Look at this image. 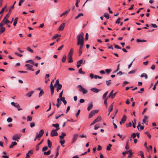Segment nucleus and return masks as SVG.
<instances>
[{
	"label": "nucleus",
	"mask_w": 158,
	"mask_h": 158,
	"mask_svg": "<svg viewBox=\"0 0 158 158\" xmlns=\"http://www.w3.org/2000/svg\"><path fill=\"white\" fill-rule=\"evenodd\" d=\"M84 34L83 32H81L77 36V43H84L83 40Z\"/></svg>",
	"instance_id": "nucleus-1"
},
{
	"label": "nucleus",
	"mask_w": 158,
	"mask_h": 158,
	"mask_svg": "<svg viewBox=\"0 0 158 158\" xmlns=\"http://www.w3.org/2000/svg\"><path fill=\"white\" fill-rule=\"evenodd\" d=\"M84 44V43H77V45H80V47H79V56H80L82 53V48L83 47V45Z\"/></svg>",
	"instance_id": "nucleus-2"
},
{
	"label": "nucleus",
	"mask_w": 158,
	"mask_h": 158,
	"mask_svg": "<svg viewBox=\"0 0 158 158\" xmlns=\"http://www.w3.org/2000/svg\"><path fill=\"white\" fill-rule=\"evenodd\" d=\"M98 110H92L89 113V118H91L96 114L98 113Z\"/></svg>",
	"instance_id": "nucleus-3"
},
{
	"label": "nucleus",
	"mask_w": 158,
	"mask_h": 158,
	"mask_svg": "<svg viewBox=\"0 0 158 158\" xmlns=\"http://www.w3.org/2000/svg\"><path fill=\"white\" fill-rule=\"evenodd\" d=\"M58 135V134L57 131H56L54 130H52L51 133V136L52 137H53L55 136H57Z\"/></svg>",
	"instance_id": "nucleus-4"
},
{
	"label": "nucleus",
	"mask_w": 158,
	"mask_h": 158,
	"mask_svg": "<svg viewBox=\"0 0 158 158\" xmlns=\"http://www.w3.org/2000/svg\"><path fill=\"white\" fill-rule=\"evenodd\" d=\"M148 117L146 115L144 116V118L143 120V122L145 124L147 125L148 124Z\"/></svg>",
	"instance_id": "nucleus-5"
},
{
	"label": "nucleus",
	"mask_w": 158,
	"mask_h": 158,
	"mask_svg": "<svg viewBox=\"0 0 158 158\" xmlns=\"http://www.w3.org/2000/svg\"><path fill=\"white\" fill-rule=\"evenodd\" d=\"M65 25V23H63L59 26V27L58 28V30H59L60 31L63 30L64 27Z\"/></svg>",
	"instance_id": "nucleus-6"
},
{
	"label": "nucleus",
	"mask_w": 158,
	"mask_h": 158,
	"mask_svg": "<svg viewBox=\"0 0 158 158\" xmlns=\"http://www.w3.org/2000/svg\"><path fill=\"white\" fill-rule=\"evenodd\" d=\"M20 139V137L18 135L16 134L13 136L12 137V139L14 140L17 141V142L19 141L18 139Z\"/></svg>",
	"instance_id": "nucleus-7"
},
{
	"label": "nucleus",
	"mask_w": 158,
	"mask_h": 158,
	"mask_svg": "<svg viewBox=\"0 0 158 158\" xmlns=\"http://www.w3.org/2000/svg\"><path fill=\"white\" fill-rule=\"evenodd\" d=\"M25 66L28 68V69L30 70H31L32 71H34V70L33 69H32V68L33 67L32 65L29 64H27L25 65Z\"/></svg>",
	"instance_id": "nucleus-8"
},
{
	"label": "nucleus",
	"mask_w": 158,
	"mask_h": 158,
	"mask_svg": "<svg viewBox=\"0 0 158 158\" xmlns=\"http://www.w3.org/2000/svg\"><path fill=\"white\" fill-rule=\"evenodd\" d=\"M78 137V135L75 134H74L73 135V139L72 141V143H74L76 140L77 139V138Z\"/></svg>",
	"instance_id": "nucleus-9"
},
{
	"label": "nucleus",
	"mask_w": 158,
	"mask_h": 158,
	"mask_svg": "<svg viewBox=\"0 0 158 158\" xmlns=\"http://www.w3.org/2000/svg\"><path fill=\"white\" fill-rule=\"evenodd\" d=\"M34 92L33 91H31L30 92L27 94L26 95V96L30 98L31 96V95L34 93Z\"/></svg>",
	"instance_id": "nucleus-10"
},
{
	"label": "nucleus",
	"mask_w": 158,
	"mask_h": 158,
	"mask_svg": "<svg viewBox=\"0 0 158 158\" xmlns=\"http://www.w3.org/2000/svg\"><path fill=\"white\" fill-rule=\"evenodd\" d=\"M57 103L56 104V106L57 107V108H58L59 107V106H60L61 104V101H60V99L59 98L57 99Z\"/></svg>",
	"instance_id": "nucleus-11"
},
{
	"label": "nucleus",
	"mask_w": 158,
	"mask_h": 158,
	"mask_svg": "<svg viewBox=\"0 0 158 158\" xmlns=\"http://www.w3.org/2000/svg\"><path fill=\"white\" fill-rule=\"evenodd\" d=\"M70 10V9H69V10H67L65 11L63 13H62L60 15V16L62 17L63 15H67L68 14V13L69 12Z\"/></svg>",
	"instance_id": "nucleus-12"
},
{
	"label": "nucleus",
	"mask_w": 158,
	"mask_h": 158,
	"mask_svg": "<svg viewBox=\"0 0 158 158\" xmlns=\"http://www.w3.org/2000/svg\"><path fill=\"white\" fill-rule=\"evenodd\" d=\"M114 103V102L112 103L110 106L109 109L108 110V112L109 113L113 110Z\"/></svg>",
	"instance_id": "nucleus-13"
},
{
	"label": "nucleus",
	"mask_w": 158,
	"mask_h": 158,
	"mask_svg": "<svg viewBox=\"0 0 158 158\" xmlns=\"http://www.w3.org/2000/svg\"><path fill=\"white\" fill-rule=\"evenodd\" d=\"M33 153V151L31 150L29 151L26 154V156L25 158H29L30 155L29 154H32Z\"/></svg>",
	"instance_id": "nucleus-14"
},
{
	"label": "nucleus",
	"mask_w": 158,
	"mask_h": 158,
	"mask_svg": "<svg viewBox=\"0 0 158 158\" xmlns=\"http://www.w3.org/2000/svg\"><path fill=\"white\" fill-rule=\"evenodd\" d=\"M8 18H6V17H4L2 21L6 24H7V23H9L10 22V21L8 20Z\"/></svg>",
	"instance_id": "nucleus-15"
},
{
	"label": "nucleus",
	"mask_w": 158,
	"mask_h": 158,
	"mask_svg": "<svg viewBox=\"0 0 158 158\" xmlns=\"http://www.w3.org/2000/svg\"><path fill=\"white\" fill-rule=\"evenodd\" d=\"M17 144V143L16 142H15V141L11 143V145H10L9 148H13L15 145H16Z\"/></svg>",
	"instance_id": "nucleus-16"
},
{
	"label": "nucleus",
	"mask_w": 158,
	"mask_h": 158,
	"mask_svg": "<svg viewBox=\"0 0 158 158\" xmlns=\"http://www.w3.org/2000/svg\"><path fill=\"white\" fill-rule=\"evenodd\" d=\"M5 31V28L4 27H0V34H1Z\"/></svg>",
	"instance_id": "nucleus-17"
},
{
	"label": "nucleus",
	"mask_w": 158,
	"mask_h": 158,
	"mask_svg": "<svg viewBox=\"0 0 158 158\" xmlns=\"http://www.w3.org/2000/svg\"><path fill=\"white\" fill-rule=\"evenodd\" d=\"M55 87L56 88V90L57 92H58L59 90L62 87L61 85H59L55 86Z\"/></svg>",
	"instance_id": "nucleus-18"
},
{
	"label": "nucleus",
	"mask_w": 158,
	"mask_h": 158,
	"mask_svg": "<svg viewBox=\"0 0 158 158\" xmlns=\"http://www.w3.org/2000/svg\"><path fill=\"white\" fill-rule=\"evenodd\" d=\"M80 91H82L83 94H87L88 92L87 90L85 89L84 88H82V89H79Z\"/></svg>",
	"instance_id": "nucleus-19"
},
{
	"label": "nucleus",
	"mask_w": 158,
	"mask_h": 158,
	"mask_svg": "<svg viewBox=\"0 0 158 158\" xmlns=\"http://www.w3.org/2000/svg\"><path fill=\"white\" fill-rule=\"evenodd\" d=\"M91 90L94 92L97 93L100 90L97 89V88H93L91 89Z\"/></svg>",
	"instance_id": "nucleus-20"
},
{
	"label": "nucleus",
	"mask_w": 158,
	"mask_h": 158,
	"mask_svg": "<svg viewBox=\"0 0 158 158\" xmlns=\"http://www.w3.org/2000/svg\"><path fill=\"white\" fill-rule=\"evenodd\" d=\"M137 127L139 131L143 130L144 129V127L141 126L139 123L137 126Z\"/></svg>",
	"instance_id": "nucleus-21"
},
{
	"label": "nucleus",
	"mask_w": 158,
	"mask_h": 158,
	"mask_svg": "<svg viewBox=\"0 0 158 158\" xmlns=\"http://www.w3.org/2000/svg\"><path fill=\"white\" fill-rule=\"evenodd\" d=\"M83 62L82 60H81L77 61V68H79L80 66V64H81Z\"/></svg>",
	"instance_id": "nucleus-22"
},
{
	"label": "nucleus",
	"mask_w": 158,
	"mask_h": 158,
	"mask_svg": "<svg viewBox=\"0 0 158 158\" xmlns=\"http://www.w3.org/2000/svg\"><path fill=\"white\" fill-rule=\"evenodd\" d=\"M127 119V117L125 115H123L122 118L121 119V121H122L123 123H124Z\"/></svg>",
	"instance_id": "nucleus-23"
},
{
	"label": "nucleus",
	"mask_w": 158,
	"mask_h": 158,
	"mask_svg": "<svg viewBox=\"0 0 158 158\" xmlns=\"http://www.w3.org/2000/svg\"><path fill=\"white\" fill-rule=\"evenodd\" d=\"M73 48H71L69 52L68 56H72L73 54Z\"/></svg>",
	"instance_id": "nucleus-24"
},
{
	"label": "nucleus",
	"mask_w": 158,
	"mask_h": 158,
	"mask_svg": "<svg viewBox=\"0 0 158 158\" xmlns=\"http://www.w3.org/2000/svg\"><path fill=\"white\" fill-rule=\"evenodd\" d=\"M61 101H62L64 103V105H65L67 104V101L65 99V98L64 97L60 99Z\"/></svg>",
	"instance_id": "nucleus-25"
},
{
	"label": "nucleus",
	"mask_w": 158,
	"mask_h": 158,
	"mask_svg": "<svg viewBox=\"0 0 158 158\" xmlns=\"http://www.w3.org/2000/svg\"><path fill=\"white\" fill-rule=\"evenodd\" d=\"M93 107V105L92 103L90 104L87 107V110L88 111L90 110Z\"/></svg>",
	"instance_id": "nucleus-26"
},
{
	"label": "nucleus",
	"mask_w": 158,
	"mask_h": 158,
	"mask_svg": "<svg viewBox=\"0 0 158 158\" xmlns=\"http://www.w3.org/2000/svg\"><path fill=\"white\" fill-rule=\"evenodd\" d=\"M48 146L49 148H51L52 147V144L51 142L50 141L49 139L47 140Z\"/></svg>",
	"instance_id": "nucleus-27"
},
{
	"label": "nucleus",
	"mask_w": 158,
	"mask_h": 158,
	"mask_svg": "<svg viewBox=\"0 0 158 158\" xmlns=\"http://www.w3.org/2000/svg\"><path fill=\"white\" fill-rule=\"evenodd\" d=\"M66 136V134L64 132L61 133V135L59 136V137L60 139H64V137Z\"/></svg>",
	"instance_id": "nucleus-28"
},
{
	"label": "nucleus",
	"mask_w": 158,
	"mask_h": 158,
	"mask_svg": "<svg viewBox=\"0 0 158 158\" xmlns=\"http://www.w3.org/2000/svg\"><path fill=\"white\" fill-rule=\"evenodd\" d=\"M68 57L69 58L68 62L69 63L72 62H73L72 56H68Z\"/></svg>",
	"instance_id": "nucleus-29"
},
{
	"label": "nucleus",
	"mask_w": 158,
	"mask_h": 158,
	"mask_svg": "<svg viewBox=\"0 0 158 158\" xmlns=\"http://www.w3.org/2000/svg\"><path fill=\"white\" fill-rule=\"evenodd\" d=\"M83 15H84L83 13H80L77 16H76V17H75V19H78L81 16H82Z\"/></svg>",
	"instance_id": "nucleus-30"
},
{
	"label": "nucleus",
	"mask_w": 158,
	"mask_h": 158,
	"mask_svg": "<svg viewBox=\"0 0 158 158\" xmlns=\"http://www.w3.org/2000/svg\"><path fill=\"white\" fill-rule=\"evenodd\" d=\"M61 35H59L58 34H56L53 35L52 38V40H54L56 38L59 37H60Z\"/></svg>",
	"instance_id": "nucleus-31"
},
{
	"label": "nucleus",
	"mask_w": 158,
	"mask_h": 158,
	"mask_svg": "<svg viewBox=\"0 0 158 158\" xmlns=\"http://www.w3.org/2000/svg\"><path fill=\"white\" fill-rule=\"evenodd\" d=\"M101 118L100 116H98L97 118L95 119L97 122H99L101 120Z\"/></svg>",
	"instance_id": "nucleus-32"
},
{
	"label": "nucleus",
	"mask_w": 158,
	"mask_h": 158,
	"mask_svg": "<svg viewBox=\"0 0 158 158\" xmlns=\"http://www.w3.org/2000/svg\"><path fill=\"white\" fill-rule=\"evenodd\" d=\"M144 77L146 79H147L148 77V75L145 73H142L140 75L141 77Z\"/></svg>",
	"instance_id": "nucleus-33"
},
{
	"label": "nucleus",
	"mask_w": 158,
	"mask_h": 158,
	"mask_svg": "<svg viewBox=\"0 0 158 158\" xmlns=\"http://www.w3.org/2000/svg\"><path fill=\"white\" fill-rule=\"evenodd\" d=\"M147 41L144 40H140L139 39H137L136 40V42L137 43H139L140 42H146Z\"/></svg>",
	"instance_id": "nucleus-34"
},
{
	"label": "nucleus",
	"mask_w": 158,
	"mask_h": 158,
	"mask_svg": "<svg viewBox=\"0 0 158 158\" xmlns=\"http://www.w3.org/2000/svg\"><path fill=\"white\" fill-rule=\"evenodd\" d=\"M103 16L105 17L107 19H109V14L107 13H105L103 15Z\"/></svg>",
	"instance_id": "nucleus-35"
},
{
	"label": "nucleus",
	"mask_w": 158,
	"mask_h": 158,
	"mask_svg": "<svg viewBox=\"0 0 158 158\" xmlns=\"http://www.w3.org/2000/svg\"><path fill=\"white\" fill-rule=\"evenodd\" d=\"M66 59V56L65 55L63 56L62 59V61L63 63H64L65 62V60Z\"/></svg>",
	"instance_id": "nucleus-36"
},
{
	"label": "nucleus",
	"mask_w": 158,
	"mask_h": 158,
	"mask_svg": "<svg viewBox=\"0 0 158 158\" xmlns=\"http://www.w3.org/2000/svg\"><path fill=\"white\" fill-rule=\"evenodd\" d=\"M6 8V5L4 6V7L2 8L1 10L0 11V15L1 14H2L3 12L4 11L5 9Z\"/></svg>",
	"instance_id": "nucleus-37"
},
{
	"label": "nucleus",
	"mask_w": 158,
	"mask_h": 158,
	"mask_svg": "<svg viewBox=\"0 0 158 158\" xmlns=\"http://www.w3.org/2000/svg\"><path fill=\"white\" fill-rule=\"evenodd\" d=\"M127 153H129V154L128 155V157H131L132 156V151L130 149L129 151H127Z\"/></svg>",
	"instance_id": "nucleus-38"
},
{
	"label": "nucleus",
	"mask_w": 158,
	"mask_h": 158,
	"mask_svg": "<svg viewBox=\"0 0 158 158\" xmlns=\"http://www.w3.org/2000/svg\"><path fill=\"white\" fill-rule=\"evenodd\" d=\"M50 153L51 151L50 150H49L47 152H44V155H48L50 154Z\"/></svg>",
	"instance_id": "nucleus-39"
},
{
	"label": "nucleus",
	"mask_w": 158,
	"mask_h": 158,
	"mask_svg": "<svg viewBox=\"0 0 158 158\" xmlns=\"http://www.w3.org/2000/svg\"><path fill=\"white\" fill-rule=\"evenodd\" d=\"M108 94V91L106 92L103 95L102 98L103 99H105L106 96V95H107V94Z\"/></svg>",
	"instance_id": "nucleus-40"
},
{
	"label": "nucleus",
	"mask_w": 158,
	"mask_h": 158,
	"mask_svg": "<svg viewBox=\"0 0 158 158\" xmlns=\"http://www.w3.org/2000/svg\"><path fill=\"white\" fill-rule=\"evenodd\" d=\"M107 98H106L105 99H104V104H105V105L106 108H107Z\"/></svg>",
	"instance_id": "nucleus-41"
},
{
	"label": "nucleus",
	"mask_w": 158,
	"mask_h": 158,
	"mask_svg": "<svg viewBox=\"0 0 158 158\" xmlns=\"http://www.w3.org/2000/svg\"><path fill=\"white\" fill-rule=\"evenodd\" d=\"M59 85H60V84H59V79H58L56 80V82H55V84H54V86H56Z\"/></svg>",
	"instance_id": "nucleus-42"
},
{
	"label": "nucleus",
	"mask_w": 158,
	"mask_h": 158,
	"mask_svg": "<svg viewBox=\"0 0 158 158\" xmlns=\"http://www.w3.org/2000/svg\"><path fill=\"white\" fill-rule=\"evenodd\" d=\"M44 91H43V90H41L39 94V97H40L41 96H42L43 94H44Z\"/></svg>",
	"instance_id": "nucleus-43"
},
{
	"label": "nucleus",
	"mask_w": 158,
	"mask_h": 158,
	"mask_svg": "<svg viewBox=\"0 0 158 158\" xmlns=\"http://www.w3.org/2000/svg\"><path fill=\"white\" fill-rule=\"evenodd\" d=\"M112 145L111 144H109L108 146L106 148V150L108 151L110 150V148L112 147Z\"/></svg>",
	"instance_id": "nucleus-44"
},
{
	"label": "nucleus",
	"mask_w": 158,
	"mask_h": 158,
	"mask_svg": "<svg viewBox=\"0 0 158 158\" xmlns=\"http://www.w3.org/2000/svg\"><path fill=\"white\" fill-rule=\"evenodd\" d=\"M11 104L12 105L14 106L15 107H16L17 106V105H18L19 104L17 103H15L14 102H11Z\"/></svg>",
	"instance_id": "nucleus-45"
},
{
	"label": "nucleus",
	"mask_w": 158,
	"mask_h": 158,
	"mask_svg": "<svg viewBox=\"0 0 158 158\" xmlns=\"http://www.w3.org/2000/svg\"><path fill=\"white\" fill-rule=\"evenodd\" d=\"M26 62H27V63L30 62V63L31 64H33L34 63V61H33V60H27L26 61Z\"/></svg>",
	"instance_id": "nucleus-46"
},
{
	"label": "nucleus",
	"mask_w": 158,
	"mask_h": 158,
	"mask_svg": "<svg viewBox=\"0 0 158 158\" xmlns=\"http://www.w3.org/2000/svg\"><path fill=\"white\" fill-rule=\"evenodd\" d=\"M32 120V118L31 116H28L27 117V121H31Z\"/></svg>",
	"instance_id": "nucleus-47"
},
{
	"label": "nucleus",
	"mask_w": 158,
	"mask_h": 158,
	"mask_svg": "<svg viewBox=\"0 0 158 158\" xmlns=\"http://www.w3.org/2000/svg\"><path fill=\"white\" fill-rule=\"evenodd\" d=\"M27 50L28 51L30 52L31 53H33L34 52L29 47L27 48Z\"/></svg>",
	"instance_id": "nucleus-48"
},
{
	"label": "nucleus",
	"mask_w": 158,
	"mask_h": 158,
	"mask_svg": "<svg viewBox=\"0 0 158 158\" xmlns=\"http://www.w3.org/2000/svg\"><path fill=\"white\" fill-rule=\"evenodd\" d=\"M132 125L131 123L130 122H129V123H127L126 124V126L127 127H131Z\"/></svg>",
	"instance_id": "nucleus-49"
},
{
	"label": "nucleus",
	"mask_w": 158,
	"mask_h": 158,
	"mask_svg": "<svg viewBox=\"0 0 158 158\" xmlns=\"http://www.w3.org/2000/svg\"><path fill=\"white\" fill-rule=\"evenodd\" d=\"M52 126L53 127H55L56 128H58L59 127V124L58 123H56V124H52Z\"/></svg>",
	"instance_id": "nucleus-50"
},
{
	"label": "nucleus",
	"mask_w": 158,
	"mask_h": 158,
	"mask_svg": "<svg viewBox=\"0 0 158 158\" xmlns=\"http://www.w3.org/2000/svg\"><path fill=\"white\" fill-rule=\"evenodd\" d=\"M7 121L8 123H10L12 121V119L11 118L9 117L7 119Z\"/></svg>",
	"instance_id": "nucleus-51"
},
{
	"label": "nucleus",
	"mask_w": 158,
	"mask_h": 158,
	"mask_svg": "<svg viewBox=\"0 0 158 158\" xmlns=\"http://www.w3.org/2000/svg\"><path fill=\"white\" fill-rule=\"evenodd\" d=\"M44 132V131L43 130H41L40 131L39 134L43 135Z\"/></svg>",
	"instance_id": "nucleus-52"
},
{
	"label": "nucleus",
	"mask_w": 158,
	"mask_h": 158,
	"mask_svg": "<svg viewBox=\"0 0 158 158\" xmlns=\"http://www.w3.org/2000/svg\"><path fill=\"white\" fill-rule=\"evenodd\" d=\"M79 73L80 74H84L85 73V72H83L82 70V68H80L79 70Z\"/></svg>",
	"instance_id": "nucleus-53"
},
{
	"label": "nucleus",
	"mask_w": 158,
	"mask_h": 158,
	"mask_svg": "<svg viewBox=\"0 0 158 158\" xmlns=\"http://www.w3.org/2000/svg\"><path fill=\"white\" fill-rule=\"evenodd\" d=\"M48 149V147L47 146H45L43 148L42 151L43 152H44L46 151Z\"/></svg>",
	"instance_id": "nucleus-54"
},
{
	"label": "nucleus",
	"mask_w": 158,
	"mask_h": 158,
	"mask_svg": "<svg viewBox=\"0 0 158 158\" xmlns=\"http://www.w3.org/2000/svg\"><path fill=\"white\" fill-rule=\"evenodd\" d=\"M136 70H131V71L129 72L128 73L130 74H134L136 72Z\"/></svg>",
	"instance_id": "nucleus-55"
},
{
	"label": "nucleus",
	"mask_w": 158,
	"mask_h": 158,
	"mask_svg": "<svg viewBox=\"0 0 158 158\" xmlns=\"http://www.w3.org/2000/svg\"><path fill=\"white\" fill-rule=\"evenodd\" d=\"M63 89L62 90V91L60 93V94H59V97L60 98V99L62 98V94H63Z\"/></svg>",
	"instance_id": "nucleus-56"
},
{
	"label": "nucleus",
	"mask_w": 158,
	"mask_h": 158,
	"mask_svg": "<svg viewBox=\"0 0 158 158\" xmlns=\"http://www.w3.org/2000/svg\"><path fill=\"white\" fill-rule=\"evenodd\" d=\"M16 107L17 108V109L18 110H20L23 109L22 108H20V106L19 104H18V105H17V106H16Z\"/></svg>",
	"instance_id": "nucleus-57"
},
{
	"label": "nucleus",
	"mask_w": 158,
	"mask_h": 158,
	"mask_svg": "<svg viewBox=\"0 0 158 158\" xmlns=\"http://www.w3.org/2000/svg\"><path fill=\"white\" fill-rule=\"evenodd\" d=\"M5 24H6L2 21L0 23V27H3L4 25Z\"/></svg>",
	"instance_id": "nucleus-58"
},
{
	"label": "nucleus",
	"mask_w": 158,
	"mask_h": 158,
	"mask_svg": "<svg viewBox=\"0 0 158 158\" xmlns=\"http://www.w3.org/2000/svg\"><path fill=\"white\" fill-rule=\"evenodd\" d=\"M36 136L37 137H38V139L39 140L40 139V138L42 136V135L39 134L37 135Z\"/></svg>",
	"instance_id": "nucleus-59"
},
{
	"label": "nucleus",
	"mask_w": 158,
	"mask_h": 158,
	"mask_svg": "<svg viewBox=\"0 0 158 158\" xmlns=\"http://www.w3.org/2000/svg\"><path fill=\"white\" fill-rule=\"evenodd\" d=\"M61 144V145L64 144L65 143V141L64 140H60L59 142Z\"/></svg>",
	"instance_id": "nucleus-60"
},
{
	"label": "nucleus",
	"mask_w": 158,
	"mask_h": 158,
	"mask_svg": "<svg viewBox=\"0 0 158 158\" xmlns=\"http://www.w3.org/2000/svg\"><path fill=\"white\" fill-rule=\"evenodd\" d=\"M150 26L155 28H156L157 27V25H156V24H155L152 23L150 24Z\"/></svg>",
	"instance_id": "nucleus-61"
},
{
	"label": "nucleus",
	"mask_w": 158,
	"mask_h": 158,
	"mask_svg": "<svg viewBox=\"0 0 158 158\" xmlns=\"http://www.w3.org/2000/svg\"><path fill=\"white\" fill-rule=\"evenodd\" d=\"M99 127L100 126L98 124H97L95 126L94 129L95 130H97Z\"/></svg>",
	"instance_id": "nucleus-62"
},
{
	"label": "nucleus",
	"mask_w": 158,
	"mask_h": 158,
	"mask_svg": "<svg viewBox=\"0 0 158 158\" xmlns=\"http://www.w3.org/2000/svg\"><path fill=\"white\" fill-rule=\"evenodd\" d=\"M136 136V134L134 133H133L131 136V137H132L133 139H134Z\"/></svg>",
	"instance_id": "nucleus-63"
},
{
	"label": "nucleus",
	"mask_w": 158,
	"mask_h": 158,
	"mask_svg": "<svg viewBox=\"0 0 158 158\" xmlns=\"http://www.w3.org/2000/svg\"><path fill=\"white\" fill-rule=\"evenodd\" d=\"M111 71V70L110 69H106L105 70V71L107 74H109Z\"/></svg>",
	"instance_id": "nucleus-64"
}]
</instances>
